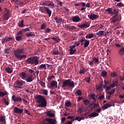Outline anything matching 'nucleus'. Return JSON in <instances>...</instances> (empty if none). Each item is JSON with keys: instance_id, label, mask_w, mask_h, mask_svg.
Listing matches in <instances>:
<instances>
[{"instance_id": "obj_43", "label": "nucleus", "mask_w": 124, "mask_h": 124, "mask_svg": "<svg viewBox=\"0 0 124 124\" xmlns=\"http://www.w3.org/2000/svg\"><path fill=\"white\" fill-rule=\"evenodd\" d=\"M12 41L11 40H6V38H3L2 40H1V42L2 43V44L5 43L7 42H12Z\"/></svg>"}, {"instance_id": "obj_7", "label": "nucleus", "mask_w": 124, "mask_h": 124, "mask_svg": "<svg viewBox=\"0 0 124 124\" xmlns=\"http://www.w3.org/2000/svg\"><path fill=\"white\" fill-rule=\"evenodd\" d=\"M42 5L48 6L50 8V9H54V7H55V4H54L52 1H46L42 3Z\"/></svg>"}, {"instance_id": "obj_56", "label": "nucleus", "mask_w": 124, "mask_h": 124, "mask_svg": "<svg viewBox=\"0 0 124 124\" xmlns=\"http://www.w3.org/2000/svg\"><path fill=\"white\" fill-rule=\"evenodd\" d=\"M0 122H5V117L1 116L0 117Z\"/></svg>"}, {"instance_id": "obj_13", "label": "nucleus", "mask_w": 124, "mask_h": 124, "mask_svg": "<svg viewBox=\"0 0 124 124\" xmlns=\"http://www.w3.org/2000/svg\"><path fill=\"white\" fill-rule=\"evenodd\" d=\"M23 109L19 108L18 107H15L13 108V112L17 114L23 113Z\"/></svg>"}, {"instance_id": "obj_53", "label": "nucleus", "mask_w": 124, "mask_h": 124, "mask_svg": "<svg viewBox=\"0 0 124 124\" xmlns=\"http://www.w3.org/2000/svg\"><path fill=\"white\" fill-rule=\"evenodd\" d=\"M90 45V42H85L84 43V47L86 48Z\"/></svg>"}, {"instance_id": "obj_16", "label": "nucleus", "mask_w": 124, "mask_h": 124, "mask_svg": "<svg viewBox=\"0 0 124 124\" xmlns=\"http://www.w3.org/2000/svg\"><path fill=\"white\" fill-rule=\"evenodd\" d=\"M50 65L47 63H44V64H42L40 65V66H38V69H43L44 70H46V68H49Z\"/></svg>"}, {"instance_id": "obj_54", "label": "nucleus", "mask_w": 124, "mask_h": 124, "mask_svg": "<svg viewBox=\"0 0 124 124\" xmlns=\"http://www.w3.org/2000/svg\"><path fill=\"white\" fill-rule=\"evenodd\" d=\"M104 27V24H100V25H98V28L99 29H102Z\"/></svg>"}, {"instance_id": "obj_11", "label": "nucleus", "mask_w": 124, "mask_h": 124, "mask_svg": "<svg viewBox=\"0 0 124 124\" xmlns=\"http://www.w3.org/2000/svg\"><path fill=\"white\" fill-rule=\"evenodd\" d=\"M16 84H17V85L19 86H16V88H19L21 89V86H23V85L25 84V82L23 80H17L16 81Z\"/></svg>"}, {"instance_id": "obj_3", "label": "nucleus", "mask_w": 124, "mask_h": 124, "mask_svg": "<svg viewBox=\"0 0 124 124\" xmlns=\"http://www.w3.org/2000/svg\"><path fill=\"white\" fill-rule=\"evenodd\" d=\"M75 86L74 81H72V79H70L63 80V81L62 82V85L61 86L62 88L63 89L67 87L74 88Z\"/></svg>"}, {"instance_id": "obj_36", "label": "nucleus", "mask_w": 124, "mask_h": 124, "mask_svg": "<svg viewBox=\"0 0 124 124\" xmlns=\"http://www.w3.org/2000/svg\"><path fill=\"white\" fill-rule=\"evenodd\" d=\"M31 33H32V32H31L26 33L25 34V36L28 37L34 36V34H31Z\"/></svg>"}, {"instance_id": "obj_34", "label": "nucleus", "mask_w": 124, "mask_h": 124, "mask_svg": "<svg viewBox=\"0 0 124 124\" xmlns=\"http://www.w3.org/2000/svg\"><path fill=\"white\" fill-rule=\"evenodd\" d=\"M77 49H69V54L70 55H73L75 54V52H76Z\"/></svg>"}, {"instance_id": "obj_39", "label": "nucleus", "mask_w": 124, "mask_h": 124, "mask_svg": "<svg viewBox=\"0 0 124 124\" xmlns=\"http://www.w3.org/2000/svg\"><path fill=\"white\" fill-rule=\"evenodd\" d=\"M76 94L78 95V96H81V91L80 90H77L76 91Z\"/></svg>"}, {"instance_id": "obj_22", "label": "nucleus", "mask_w": 124, "mask_h": 124, "mask_svg": "<svg viewBox=\"0 0 124 124\" xmlns=\"http://www.w3.org/2000/svg\"><path fill=\"white\" fill-rule=\"evenodd\" d=\"M105 12L107 13V15H112V10L111 9V8H109L105 10Z\"/></svg>"}, {"instance_id": "obj_20", "label": "nucleus", "mask_w": 124, "mask_h": 124, "mask_svg": "<svg viewBox=\"0 0 124 124\" xmlns=\"http://www.w3.org/2000/svg\"><path fill=\"white\" fill-rule=\"evenodd\" d=\"M6 73H7L8 74H12L13 72V69L12 68L7 67L5 69Z\"/></svg>"}, {"instance_id": "obj_18", "label": "nucleus", "mask_w": 124, "mask_h": 124, "mask_svg": "<svg viewBox=\"0 0 124 124\" xmlns=\"http://www.w3.org/2000/svg\"><path fill=\"white\" fill-rule=\"evenodd\" d=\"M90 27V24L88 23H85V24H82L80 25H78V27H79L80 29H85V28H88Z\"/></svg>"}, {"instance_id": "obj_50", "label": "nucleus", "mask_w": 124, "mask_h": 124, "mask_svg": "<svg viewBox=\"0 0 124 124\" xmlns=\"http://www.w3.org/2000/svg\"><path fill=\"white\" fill-rule=\"evenodd\" d=\"M93 101H95V94L94 93H92L90 95Z\"/></svg>"}, {"instance_id": "obj_52", "label": "nucleus", "mask_w": 124, "mask_h": 124, "mask_svg": "<svg viewBox=\"0 0 124 124\" xmlns=\"http://www.w3.org/2000/svg\"><path fill=\"white\" fill-rule=\"evenodd\" d=\"M110 76H111V77L113 78L116 77V76H117V75L116 74L115 72H112L110 74Z\"/></svg>"}, {"instance_id": "obj_2", "label": "nucleus", "mask_w": 124, "mask_h": 124, "mask_svg": "<svg viewBox=\"0 0 124 124\" xmlns=\"http://www.w3.org/2000/svg\"><path fill=\"white\" fill-rule=\"evenodd\" d=\"M39 58L37 56H32L30 57L25 60V63L28 64H31L33 65H37L39 63Z\"/></svg>"}, {"instance_id": "obj_57", "label": "nucleus", "mask_w": 124, "mask_h": 124, "mask_svg": "<svg viewBox=\"0 0 124 124\" xmlns=\"http://www.w3.org/2000/svg\"><path fill=\"white\" fill-rule=\"evenodd\" d=\"M43 95H48V91L46 90H43Z\"/></svg>"}, {"instance_id": "obj_48", "label": "nucleus", "mask_w": 124, "mask_h": 124, "mask_svg": "<svg viewBox=\"0 0 124 124\" xmlns=\"http://www.w3.org/2000/svg\"><path fill=\"white\" fill-rule=\"evenodd\" d=\"M16 40H17V41H20L21 40V35L16 36Z\"/></svg>"}, {"instance_id": "obj_47", "label": "nucleus", "mask_w": 124, "mask_h": 124, "mask_svg": "<svg viewBox=\"0 0 124 124\" xmlns=\"http://www.w3.org/2000/svg\"><path fill=\"white\" fill-rule=\"evenodd\" d=\"M92 60L93 61H92V62H96L97 63H98V62H99V60L98 59V58H96L95 57L92 58Z\"/></svg>"}, {"instance_id": "obj_29", "label": "nucleus", "mask_w": 124, "mask_h": 124, "mask_svg": "<svg viewBox=\"0 0 124 124\" xmlns=\"http://www.w3.org/2000/svg\"><path fill=\"white\" fill-rule=\"evenodd\" d=\"M80 5H81L82 7H85V2H78L74 4L75 6H80Z\"/></svg>"}, {"instance_id": "obj_19", "label": "nucleus", "mask_w": 124, "mask_h": 124, "mask_svg": "<svg viewBox=\"0 0 124 124\" xmlns=\"http://www.w3.org/2000/svg\"><path fill=\"white\" fill-rule=\"evenodd\" d=\"M54 20H55L57 24H61L62 22V19L60 17H54Z\"/></svg>"}, {"instance_id": "obj_30", "label": "nucleus", "mask_w": 124, "mask_h": 124, "mask_svg": "<svg viewBox=\"0 0 124 124\" xmlns=\"http://www.w3.org/2000/svg\"><path fill=\"white\" fill-rule=\"evenodd\" d=\"M51 54H53L54 55H62V53H60L58 50H54L53 52H51Z\"/></svg>"}, {"instance_id": "obj_12", "label": "nucleus", "mask_w": 124, "mask_h": 124, "mask_svg": "<svg viewBox=\"0 0 124 124\" xmlns=\"http://www.w3.org/2000/svg\"><path fill=\"white\" fill-rule=\"evenodd\" d=\"M46 121L48 122V123H46L44 124H56V119L46 118Z\"/></svg>"}, {"instance_id": "obj_40", "label": "nucleus", "mask_w": 124, "mask_h": 124, "mask_svg": "<svg viewBox=\"0 0 124 124\" xmlns=\"http://www.w3.org/2000/svg\"><path fill=\"white\" fill-rule=\"evenodd\" d=\"M118 14V10L114 9V10H112V15H116Z\"/></svg>"}, {"instance_id": "obj_49", "label": "nucleus", "mask_w": 124, "mask_h": 124, "mask_svg": "<svg viewBox=\"0 0 124 124\" xmlns=\"http://www.w3.org/2000/svg\"><path fill=\"white\" fill-rule=\"evenodd\" d=\"M54 78H55V77H54V76H51L48 77V78L46 79H47L49 82H50L52 79H54Z\"/></svg>"}, {"instance_id": "obj_28", "label": "nucleus", "mask_w": 124, "mask_h": 124, "mask_svg": "<svg viewBox=\"0 0 124 124\" xmlns=\"http://www.w3.org/2000/svg\"><path fill=\"white\" fill-rule=\"evenodd\" d=\"M17 25L18 27H19L20 28L24 27V20H21L20 22L18 23Z\"/></svg>"}, {"instance_id": "obj_61", "label": "nucleus", "mask_w": 124, "mask_h": 124, "mask_svg": "<svg viewBox=\"0 0 124 124\" xmlns=\"http://www.w3.org/2000/svg\"><path fill=\"white\" fill-rule=\"evenodd\" d=\"M40 85L42 86V87H44L45 85H46V83H45L43 81H40Z\"/></svg>"}, {"instance_id": "obj_37", "label": "nucleus", "mask_w": 124, "mask_h": 124, "mask_svg": "<svg viewBox=\"0 0 124 124\" xmlns=\"http://www.w3.org/2000/svg\"><path fill=\"white\" fill-rule=\"evenodd\" d=\"M85 73H86V70L85 69H81L79 71V74H84Z\"/></svg>"}, {"instance_id": "obj_23", "label": "nucleus", "mask_w": 124, "mask_h": 124, "mask_svg": "<svg viewBox=\"0 0 124 124\" xmlns=\"http://www.w3.org/2000/svg\"><path fill=\"white\" fill-rule=\"evenodd\" d=\"M99 115V114H98L97 113L93 112V113H91V114L89 115L88 117H90V118H91L92 117H97Z\"/></svg>"}, {"instance_id": "obj_64", "label": "nucleus", "mask_w": 124, "mask_h": 124, "mask_svg": "<svg viewBox=\"0 0 124 124\" xmlns=\"http://www.w3.org/2000/svg\"><path fill=\"white\" fill-rule=\"evenodd\" d=\"M5 54H9V49H5Z\"/></svg>"}, {"instance_id": "obj_63", "label": "nucleus", "mask_w": 124, "mask_h": 124, "mask_svg": "<svg viewBox=\"0 0 124 124\" xmlns=\"http://www.w3.org/2000/svg\"><path fill=\"white\" fill-rule=\"evenodd\" d=\"M99 106V104H95L93 105V108H92V109L97 108H98V106Z\"/></svg>"}, {"instance_id": "obj_26", "label": "nucleus", "mask_w": 124, "mask_h": 124, "mask_svg": "<svg viewBox=\"0 0 124 124\" xmlns=\"http://www.w3.org/2000/svg\"><path fill=\"white\" fill-rule=\"evenodd\" d=\"M118 20V18L117 17V16H112V18H111V23H115Z\"/></svg>"}, {"instance_id": "obj_25", "label": "nucleus", "mask_w": 124, "mask_h": 124, "mask_svg": "<svg viewBox=\"0 0 124 124\" xmlns=\"http://www.w3.org/2000/svg\"><path fill=\"white\" fill-rule=\"evenodd\" d=\"M118 54L122 56H124V47L120 49V50L118 51Z\"/></svg>"}, {"instance_id": "obj_45", "label": "nucleus", "mask_w": 124, "mask_h": 124, "mask_svg": "<svg viewBox=\"0 0 124 124\" xmlns=\"http://www.w3.org/2000/svg\"><path fill=\"white\" fill-rule=\"evenodd\" d=\"M46 24L45 23L42 24V25H41V30H43L44 29H46Z\"/></svg>"}, {"instance_id": "obj_15", "label": "nucleus", "mask_w": 124, "mask_h": 124, "mask_svg": "<svg viewBox=\"0 0 124 124\" xmlns=\"http://www.w3.org/2000/svg\"><path fill=\"white\" fill-rule=\"evenodd\" d=\"M42 8H43V9H44V11H46V14L48 15V16H49V17H50V16H51V10H50V9H49V7L43 6V7H42Z\"/></svg>"}, {"instance_id": "obj_59", "label": "nucleus", "mask_w": 124, "mask_h": 124, "mask_svg": "<svg viewBox=\"0 0 124 124\" xmlns=\"http://www.w3.org/2000/svg\"><path fill=\"white\" fill-rule=\"evenodd\" d=\"M7 95L8 94H3V93L2 92L0 91V97H3L4 96Z\"/></svg>"}, {"instance_id": "obj_38", "label": "nucleus", "mask_w": 124, "mask_h": 124, "mask_svg": "<svg viewBox=\"0 0 124 124\" xmlns=\"http://www.w3.org/2000/svg\"><path fill=\"white\" fill-rule=\"evenodd\" d=\"M64 106H66V107H70V106H72L71 103H70V102L67 101L65 103H64Z\"/></svg>"}, {"instance_id": "obj_35", "label": "nucleus", "mask_w": 124, "mask_h": 124, "mask_svg": "<svg viewBox=\"0 0 124 124\" xmlns=\"http://www.w3.org/2000/svg\"><path fill=\"white\" fill-rule=\"evenodd\" d=\"M108 75V72H106L105 71H102V74L100 76H102L103 78L106 77V75Z\"/></svg>"}, {"instance_id": "obj_8", "label": "nucleus", "mask_w": 124, "mask_h": 124, "mask_svg": "<svg viewBox=\"0 0 124 124\" xmlns=\"http://www.w3.org/2000/svg\"><path fill=\"white\" fill-rule=\"evenodd\" d=\"M2 18L5 20H8L9 18V11L7 8H5V13L2 16Z\"/></svg>"}, {"instance_id": "obj_44", "label": "nucleus", "mask_w": 124, "mask_h": 124, "mask_svg": "<svg viewBox=\"0 0 124 124\" xmlns=\"http://www.w3.org/2000/svg\"><path fill=\"white\" fill-rule=\"evenodd\" d=\"M5 38H6V40H8V41H14V38H13V37H6Z\"/></svg>"}, {"instance_id": "obj_31", "label": "nucleus", "mask_w": 124, "mask_h": 124, "mask_svg": "<svg viewBox=\"0 0 124 124\" xmlns=\"http://www.w3.org/2000/svg\"><path fill=\"white\" fill-rule=\"evenodd\" d=\"M110 107H111V105H110L109 104H106L105 105H104V106H103V107H102V109H106Z\"/></svg>"}, {"instance_id": "obj_32", "label": "nucleus", "mask_w": 124, "mask_h": 124, "mask_svg": "<svg viewBox=\"0 0 124 124\" xmlns=\"http://www.w3.org/2000/svg\"><path fill=\"white\" fill-rule=\"evenodd\" d=\"M31 29H32V28H31V27H30L28 28L21 29V30H20V31H21V32L29 31L30 30H31Z\"/></svg>"}, {"instance_id": "obj_55", "label": "nucleus", "mask_w": 124, "mask_h": 124, "mask_svg": "<svg viewBox=\"0 0 124 124\" xmlns=\"http://www.w3.org/2000/svg\"><path fill=\"white\" fill-rule=\"evenodd\" d=\"M90 80H91L90 78H85V81H86V82L87 83H90Z\"/></svg>"}, {"instance_id": "obj_21", "label": "nucleus", "mask_w": 124, "mask_h": 124, "mask_svg": "<svg viewBox=\"0 0 124 124\" xmlns=\"http://www.w3.org/2000/svg\"><path fill=\"white\" fill-rule=\"evenodd\" d=\"M96 35L98 36V37L102 36L104 35V31H98V32L96 33Z\"/></svg>"}, {"instance_id": "obj_24", "label": "nucleus", "mask_w": 124, "mask_h": 124, "mask_svg": "<svg viewBox=\"0 0 124 124\" xmlns=\"http://www.w3.org/2000/svg\"><path fill=\"white\" fill-rule=\"evenodd\" d=\"M46 116H48L49 117L53 118L55 116V114L54 113H50V111H46Z\"/></svg>"}, {"instance_id": "obj_27", "label": "nucleus", "mask_w": 124, "mask_h": 124, "mask_svg": "<svg viewBox=\"0 0 124 124\" xmlns=\"http://www.w3.org/2000/svg\"><path fill=\"white\" fill-rule=\"evenodd\" d=\"M77 42H79V43H90V41L89 40H87L86 39H85V38H81V39H80V41H77Z\"/></svg>"}, {"instance_id": "obj_5", "label": "nucleus", "mask_w": 124, "mask_h": 124, "mask_svg": "<svg viewBox=\"0 0 124 124\" xmlns=\"http://www.w3.org/2000/svg\"><path fill=\"white\" fill-rule=\"evenodd\" d=\"M24 51L23 48L17 49L15 50V56L18 59L21 60L23 58H26V55H21Z\"/></svg>"}, {"instance_id": "obj_10", "label": "nucleus", "mask_w": 124, "mask_h": 124, "mask_svg": "<svg viewBox=\"0 0 124 124\" xmlns=\"http://www.w3.org/2000/svg\"><path fill=\"white\" fill-rule=\"evenodd\" d=\"M23 99L20 97L16 96L15 95H12V101L13 102L21 103V100H23Z\"/></svg>"}, {"instance_id": "obj_42", "label": "nucleus", "mask_w": 124, "mask_h": 124, "mask_svg": "<svg viewBox=\"0 0 124 124\" xmlns=\"http://www.w3.org/2000/svg\"><path fill=\"white\" fill-rule=\"evenodd\" d=\"M82 102L84 103V105H85V106H87V105H89V104L90 103V101H89V100H85L82 101Z\"/></svg>"}, {"instance_id": "obj_1", "label": "nucleus", "mask_w": 124, "mask_h": 124, "mask_svg": "<svg viewBox=\"0 0 124 124\" xmlns=\"http://www.w3.org/2000/svg\"><path fill=\"white\" fill-rule=\"evenodd\" d=\"M35 99L37 100V103L40 104L38 105V107L43 108L46 107V98H44L43 96L41 95H37L35 96Z\"/></svg>"}, {"instance_id": "obj_51", "label": "nucleus", "mask_w": 124, "mask_h": 124, "mask_svg": "<svg viewBox=\"0 0 124 124\" xmlns=\"http://www.w3.org/2000/svg\"><path fill=\"white\" fill-rule=\"evenodd\" d=\"M118 7H123L124 6V4L122 3V2H119L117 3L116 5Z\"/></svg>"}, {"instance_id": "obj_41", "label": "nucleus", "mask_w": 124, "mask_h": 124, "mask_svg": "<svg viewBox=\"0 0 124 124\" xmlns=\"http://www.w3.org/2000/svg\"><path fill=\"white\" fill-rule=\"evenodd\" d=\"M16 3H17V4L18 5H23V2L22 1L20 0H16V1H15Z\"/></svg>"}, {"instance_id": "obj_46", "label": "nucleus", "mask_w": 124, "mask_h": 124, "mask_svg": "<svg viewBox=\"0 0 124 124\" xmlns=\"http://www.w3.org/2000/svg\"><path fill=\"white\" fill-rule=\"evenodd\" d=\"M115 89H113L111 91L108 92V94L112 95L113 94V93H115Z\"/></svg>"}, {"instance_id": "obj_58", "label": "nucleus", "mask_w": 124, "mask_h": 124, "mask_svg": "<svg viewBox=\"0 0 124 124\" xmlns=\"http://www.w3.org/2000/svg\"><path fill=\"white\" fill-rule=\"evenodd\" d=\"M78 113H79V114H81V113H82V108H78Z\"/></svg>"}, {"instance_id": "obj_9", "label": "nucleus", "mask_w": 124, "mask_h": 124, "mask_svg": "<svg viewBox=\"0 0 124 124\" xmlns=\"http://www.w3.org/2000/svg\"><path fill=\"white\" fill-rule=\"evenodd\" d=\"M87 17H89V18L90 19L93 20H95V19H97L98 17H99V16L97 15H94V14L91 13V14H90V15L87 16Z\"/></svg>"}, {"instance_id": "obj_14", "label": "nucleus", "mask_w": 124, "mask_h": 124, "mask_svg": "<svg viewBox=\"0 0 124 124\" xmlns=\"http://www.w3.org/2000/svg\"><path fill=\"white\" fill-rule=\"evenodd\" d=\"M50 82V85L49 86V88H52L55 87V88H57V82L56 81H49Z\"/></svg>"}, {"instance_id": "obj_60", "label": "nucleus", "mask_w": 124, "mask_h": 124, "mask_svg": "<svg viewBox=\"0 0 124 124\" xmlns=\"http://www.w3.org/2000/svg\"><path fill=\"white\" fill-rule=\"evenodd\" d=\"M23 35V31H19L17 32V36H21Z\"/></svg>"}, {"instance_id": "obj_33", "label": "nucleus", "mask_w": 124, "mask_h": 124, "mask_svg": "<svg viewBox=\"0 0 124 124\" xmlns=\"http://www.w3.org/2000/svg\"><path fill=\"white\" fill-rule=\"evenodd\" d=\"M92 38H93V34H87L86 36H85V38H83L91 39Z\"/></svg>"}, {"instance_id": "obj_6", "label": "nucleus", "mask_w": 124, "mask_h": 124, "mask_svg": "<svg viewBox=\"0 0 124 124\" xmlns=\"http://www.w3.org/2000/svg\"><path fill=\"white\" fill-rule=\"evenodd\" d=\"M118 85V81L117 80H114V81H112V84H110L109 86H106L105 85L103 86V89H107V91H109L111 88H115V87L117 86Z\"/></svg>"}, {"instance_id": "obj_17", "label": "nucleus", "mask_w": 124, "mask_h": 124, "mask_svg": "<svg viewBox=\"0 0 124 124\" xmlns=\"http://www.w3.org/2000/svg\"><path fill=\"white\" fill-rule=\"evenodd\" d=\"M80 21V17L79 16H76L73 17H72V22H79Z\"/></svg>"}, {"instance_id": "obj_4", "label": "nucleus", "mask_w": 124, "mask_h": 124, "mask_svg": "<svg viewBox=\"0 0 124 124\" xmlns=\"http://www.w3.org/2000/svg\"><path fill=\"white\" fill-rule=\"evenodd\" d=\"M33 76H34V73L32 74V75L29 74V76L28 77H26V75L25 74V72H21L20 74H19V77L21 79H25L26 81V82H31L32 81H33Z\"/></svg>"}, {"instance_id": "obj_62", "label": "nucleus", "mask_w": 124, "mask_h": 124, "mask_svg": "<svg viewBox=\"0 0 124 124\" xmlns=\"http://www.w3.org/2000/svg\"><path fill=\"white\" fill-rule=\"evenodd\" d=\"M90 114V113L89 112H86V113H85L84 114H81V116H85V117H88V115H89Z\"/></svg>"}]
</instances>
